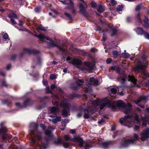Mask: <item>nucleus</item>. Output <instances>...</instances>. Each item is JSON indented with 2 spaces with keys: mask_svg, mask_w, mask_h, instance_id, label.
Here are the masks:
<instances>
[{
  "mask_svg": "<svg viewBox=\"0 0 149 149\" xmlns=\"http://www.w3.org/2000/svg\"><path fill=\"white\" fill-rule=\"evenodd\" d=\"M91 104L94 106V109H90L89 108L85 109L82 107L80 109V110L86 111L88 113H93L96 109H100V110H101L107 106L112 109L118 107L126 114L131 113L132 111L131 108L132 105L130 103H127L126 104L125 103H102L100 105L98 104V103H91Z\"/></svg>",
  "mask_w": 149,
  "mask_h": 149,
  "instance_id": "obj_1",
  "label": "nucleus"
},
{
  "mask_svg": "<svg viewBox=\"0 0 149 149\" xmlns=\"http://www.w3.org/2000/svg\"><path fill=\"white\" fill-rule=\"evenodd\" d=\"M32 139L30 145L33 146L34 149H45L47 147L49 143L47 140L41 137V133L35 130L31 132Z\"/></svg>",
  "mask_w": 149,
  "mask_h": 149,
  "instance_id": "obj_2",
  "label": "nucleus"
},
{
  "mask_svg": "<svg viewBox=\"0 0 149 149\" xmlns=\"http://www.w3.org/2000/svg\"><path fill=\"white\" fill-rule=\"evenodd\" d=\"M148 120H149V118L145 116L142 117L140 121L138 115L133 113L131 115H125L124 118L120 119V122L121 124L127 126L130 125L132 122L138 124L140 125L141 121L143 123L142 125L146 126L147 125V121Z\"/></svg>",
  "mask_w": 149,
  "mask_h": 149,
  "instance_id": "obj_3",
  "label": "nucleus"
},
{
  "mask_svg": "<svg viewBox=\"0 0 149 149\" xmlns=\"http://www.w3.org/2000/svg\"><path fill=\"white\" fill-rule=\"evenodd\" d=\"M66 60L70 63L76 65L77 68L85 72H91L92 70L93 69L95 66L94 63L84 62V66L82 67L81 65L82 63L81 60L78 59H71L69 57H68Z\"/></svg>",
  "mask_w": 149,
  "mask_h": 149,
  "instance_id": "obj_4",
  "label": "nucleus"
},
{
  "mask_svg": "<svg viewBox=\"0 0 149 149\" xmlns=\"http://www.w3.org/2000/svg\"><path fill=\"white\" fill-rule=\"evenodd\" d=\"M126 79L128 81H131L133 84H135L137 81L133 76L130 75H127L125 76V74H123L122 75L120 74L118 78V81L121 84H124L125 81Z\"/></svg>",
  "mask_w": 149,
  "mask_h": 149,
  "instance_id": "obj_5",
  "label": "nucleus"
},
{
  "mask_svg": "<svg viewBox=\"0 0 149 149\" xmlns=\"http://www.w3.org/2000/svg\"><path fill=\"white\" fill-rule=\"evenodd\" d=\"M147 64L146 63L144 65L138 64L135 66L134 70L136 72H141L146 77H149V74L145 70L147 67Z\"/></svg>",
  "mask_w": 149,
  "mask_h": 149,
  "instance_id": "obj_6",
  "label": "nucleus"
},
{
  "mask_svg": "<svg viewBox=\"0 0 149 149\" xmlns=\"http://www.w3.org/2000/svg\"><path fill=\"white\" fill-rule=\"evenodd\" d=\"M35 36L40 39V40L49 43V47H53L56 46V45L54 43V42L50 38L47 37L45 35L40 34L38 36L35 35Z\"/></svg>",
  "mask_w": 149,
  "mask_h": 149,
  "instance_id": "obj_7",
  "label": "nucleus"
},
{
  "mask_svg": "<svg viewBox=\"0 0 149 149\" xmlns=\"http://www.w3.org/2000/svg\"><path fill=\"white\" fill-rule=\"evenodd\" d=\"M134 138L133 139L125 140V141L121 143V145L123 147H126L130 144L135 143L138 139V135L136 134H134Z\"/></svg>",
  "mask_w": 149,
  "mask_h": 149,
  "instance_id": "obj_8",
  "label": "nucleus"
},
{
  "mask_svg": "<svg viewBox=\"0 0 149 149\" xmlns=\"http://www.w3.org/2000/svg\"><path fill=\"white\" fill-rule=\"evenodd\" d=\"M7 130L3 123H0V134L2 136L3 140L7 139L8 134H7Z\"/></svg>",
  "mask_w": 149,
  "mask_h": 149,
  "instance_id": "obj_9",
  "label": "nucleus"
},
{
  "mask_svg": "<svg viewBox=\"0 0 149 149\" xmlns=\"http://www.w3.org/2000/svg\"><path fill=\"white\" fill-rule=\"evenodd\" d=\"M70 105V103H59V107L61 109H63L62 111V113L63 116L64 117H66L68 113L66 111L69 109Z\"/></svg>",
  "mask_w": 149,
  "mask_h": 149,
  "instance_id": "obj_10",
  "label": "nucleus"
},
{
  "mask_svg": "<svg viewBox=\"0 0 149 149\" xmlns=\"http://www.w3.org/2000/svg\"><path fill=\"white\" fill-rule=\"evenodd\" d=\"M54 105L57 106L56 107H52L51 108L50 110V112L51 113L54 114L53 116L52 115H50L49 116L51 117H55L56 116L57 113L60 111V107H59V103H54Z\"/></svg>",
  "mask_w": 149,
  "mask_h": 149,
  "instance_id": "obj_11",
  "label": "nucleus"
},
{
  "mask_svg": "<svg viewBox=\"0 0 149 149\" xmlns=\"http://www.w3.org/2000/svg\"><path fill=\"white\" fill-rule=\"evenodd\" d=\"M84 82V80L82 79H78L77 82L75 84H72L71 85V88L75 90H77L81 87L83 88L84 86H82V84H79V83H83Z\"/></svg>",
  "mask_w": 149,
  "mask_h": 149,
  "instance_id": "obj_12",
  "label": "nucleus"
},
{
  "mask_svg": "<svg viewBox=\"0 0 149 149\" xmlns=\"http://www.w3.org/2000/svg\"><path fill=\"white\" fill-rule=\"evenodd\" d=\"M141 140L142 141H144L145 139L149 137V128L145 130L141 134Z\"/></svg>",
  "mask_w": 149,
  "mask_h": 149,
  "instance_id": "obj_13",
  "label": "nucleus"
},
{
  "mask_svg": "<svg viewBox=\"0 0 149 149\" xmlns=\"http://www.w3.org/2000/svg\"><path fill=\"white\" fill-rule=\"evenodd\" d=\"M54 143L56 144H62L65 148H67L69 146V143L66 142H65L63 140H61L59 139L56 140L54 141Z\"/></svg>",
  "mask_w": 149,
  "mask_h": 149,
  "instance_id": "obj_14",
  "label": "nucleus"
},
{
  "mask_svg": "<svg viewBox=\"0 0 149 149\" xmlns=\"http://www.w3.org/2000/svg\"><path fill=\"white\" fill-rule=\"evenodd\" d=\"M74 141L79 144V146L82 147L84 143V141L79 136H77L74 137L73 139Z\"/></svg>",
  "mask_w": 149,
  "mask_h": 149,
  "instance_id": "obj_15",
  "label": "nucleus"
},
{
  "mask_svg": "<svg viewBox=\"0 0 149 149\" xmlns=\"http://www.w3.org/2000/svg\"><path fill=\"white\" fill-rule=\"evenodd\" d=\"M90 102H112L111 100H110L108 98L106 97L104 98L100 99H97L96 101L95 102L94 101H90Z\"/></svg>",
  "mask_w": 149,
  "mask_h": 149,
  "instance_id": "obj_16",
  "label": "nucleus"
},
{
  "mask_svg": "<svg viewBox=\"0 0 149 149\" xmlns=\"http://www.w3.org/2000/svg\"><path fill=\"white\" fill-rule=\"evenodd\" d=\"M31 103H15L16 106L19 109L25 108L31 105Z\"/></svg>",
  "mask_w": 149,
  "mask_h": 149,
  "instance_id": "obj_17",
  "label": "nucleus"
},
{
  "mask_svg": "<svg viewBox=\"0 0 149 149\" xmlns=\"http://www.w3.org/2000/svg\"><path fill=\"white\" fill-rule=\"evenodd\" d=\"M110 95L112 97H115L117 91L116 89L114 88H111L109 90Z\"/></svg>",
  "mask_w": 149,
  "mask_h": 149,
  "instance_id": "obj_18",
  "label": "nucleus"
},
{
  "mask_svg": "<svg viewBox=\"0 0 149 149\" xmlns=\"http://www.w3.org/2000/svg\"><path fill=\"white\" fill-rule=\"evenodd\" d=\"M55 129V127H53L51 126H49L48 129L46 130L45 132V134L47 135L49 137H52V134L51 131L49 130V129H52L53 130Z\"/></svg>",
  "mask_w": 149,
  "mask_h": 149,
  "instance_id": "obj_19",
  "label": "nucleus"
},
{
  "mask_svg": "<svg viewBox=\"0 0 149 149\" xmlns=\"http://www.w3.org/2000/svg\"><path fill=\"white\" fill-rule=\"evenodd\" d=\"M145 102L147 101V98L145 96H142L140 97L136 101H135L134 102Z\"/></svg>",
  "mask_w": 149,
  "mask_h": 149,
  "instance_id": "obj_20",
  "label": "nucleus"
},
{
  "mask_svg": "<svg viewBox=\"0 0 149 149\" xmlns=\"http://www.w3.org/2000/svg\"><path fill=\"white\" fill-rule=\"evenodd\" d=\"M70 6L65 8V9H70L71 10L72 13H74L75 12V10L73 6L74 4L72 1H70L69 4Z\"/></svg>",
  "mask_w": 149,
  "mask_h": 149,
  "instance_id": "obj_21",
  "label": "nucleus"
},
{
  "mask_svg": "<svg viewBox=\"0 0 149 149\" xmlns=\"http://www.w3.org/2000/svg\"><path fill=\"white\" fill-rule=\"evenodd\" d=\"M90 81L94 85L96 86L99 84L100 83L97 79H95L94 77H91L90 79Z\"/></svg>",
  "mask_w": 149,
  "mask_h": 149,
  "instance_id": "obj_22",
  "label": "nucleus"
},
{
  "mask_svg": "<svg viewBox=\"0 0 149 149\" xmlns=\"http://www.w3.org/2000/svg\"><path fill=\"white\" fill-rule=\"evenodd\" d=\"M136 33L138 35H142L145 34V32H144L143 29L140 28H137L135 29Z\"/></svg>",
  "mask_w": 149,
  "mask_h": 149,
  "instance_id": "obj_23",
  "label": "nucleus"
},
{
  "mask_svg": "<svg viewBox=\"0 0 149 149\" xmlns=\"http://www.w3.org/2000/svg\"><path fill=\"white\" fill-rule=\"evenodd\" d=\"M85 5V6L84 7V6L82 3H81L80 4L79 7L80 8V12L81 13L83 14H84L83 13V12H84L85 11V8H87V6L86 5Z\"/></svg>",
  "mask_w": 149,
  "mask_h": 149,
  "instance_id": "obj_24",
  "label": "nucleus"
},
{
  "mask_svg": "<svg viewBox=\"0 0 149 149\" xmlns=\"http://www.w3.org/2000/svg\"><path fill=\"white\" fill-rule=\"evenodd\" d=\"M61 120V118L60 116H57L56 118L52 119V120L53 123H56L60 122Z\"/></svg>",
  "mask_w": 149,
  "mask_h": 149,
  "instance_id": "obj_25",
  "label": "nucleus"
},
{
  "mask_svg": "<svg viewBox=\"0 0 149 149\" xmlns=\"http://www.w3.org/2000/svg\"><path fill=\"white\" fill-rule=\"evenodd\" d=\"M97 11L101 13L104 11L103 8L99 4L97 6Z\"/></svg>",
  "mask_w": 149,
  "mask_h": 149,
  "instance_id": "obj_26",
  "label": "nucleus"
},
{
  "mask_svg": "<svg viewBox=\"0 0 149 149\" xmlns=\"http://www.w3.org/2000/svg\"><path fill=\"white\" fill-rule=\"evenodd\" d=\"M37 29L38 31H39V30H41L42 31H45L46 30V29L42 25L38 26L37 28Z\"/></svg>",
  "mask_w": 149,
  "mask_h": 149,
  "instance_id": "obj_27",
  "label": "nucleus"
},
{
  "mask_svg": "<svg viewBox=\"0 0 149 149\" xmlns=\"http://www.w3.org/2000/svg\"><path fill=\"white\" fill-rule=\"evenodd\" d=\"M111 69L112 70H116L118 73L120 72V68L116 66L112 67L111 68Z\"/></svg>",
  "mask_w": 149,
  "mask_h": 149,
  "instance_id": "obj_28",
  "label": "nucleus"
},
{
  "mask_svg": "<svg viewBox=\"0 0 149 149\" xmlns=\"http://www.w3.org/2000/svg\"><path fill=\"white\" fill-rule=\"evenodd\" d=\"M3 38L6 40H7V42H10V41L9 39L8 38V36L7 33H5L3 34Z\"/></svg>",
  "mask_w": 149,
  "mask_h": 149,
  "instance_id": "obj_29",
  "label": "nucleus"
},
{
  "mask_svg": "<svg viewBox=\"0 0 149 149\" xmlns=\"http://www.w3.org/2000/svg\"><path fill=\"white\" fill-rule=\"evenodd\" d=\"M121 56L123 58H127L129 57L130 55L127 53H122Z\"/></svg>",
  "mask_w": 149,
  "mask_h": 149,
  "instance_id": "obj_30",
  "label": "nucleus"
},
{
  "mask_svg": "<svg viewBox=\"0 0 149 149\" xmlns=\"http://www.w3.org/2000/svg\"><path fill=\"white\" fill-rule=\"evenodd\" d=\"M31 52V49L28 48H24V53H28L30 54Z\"/></svg>",
  "mask_w": 149,
  "mask_h": 149,
  "instance_id": "obj_31",
  "label": "nucleus"
},
{
  "mask_svg": "<svg viewBox=\"0 0 149 149\" xmlns=\"http://www.w3.org/2000/svg\"><path fill=\"white\" fill-rule=\"evenodd\" d=\"M45 107V104H40L36 107V108L38 109H40L44 108Z\"/></svg>",
  "mask_w": 149,
  "mask_h": 149,
  "instance_id": "obj_32",
  "label": "nucleus"
},
{
  "mask_svg": "<svg viewBox=\"0 0 149 149\" xmlns=\"http://www.w3.org/2000/svg\"><path fill=\"white\" fill-rule=\"evenodd\" d=\"M102 145L103 147L107 148L109 145V143L107 142H104L102 143Z\"/></svg>",
  "mask_w": 149,
  "mask_h": 149,
  "instance_id": "obj_33",
  "label": "nucleus"
},
{
  "mask_svg": "<svg viewBox=\"0 0 149 149\" xmlns=\"http://www.w3.org/2000/svg\"><path fill=\"white\" fill-rule=\"evenodd\" d=\"M9 17L11 18H17V17L16 15L14 13H12V14H10L9 15Z\"/></svg>",
  "mask_w": 149,
  "mask_h": 149,
  "instance_id": "obj_34",
  "label": "nucleus"
},
{
  "mask_svg": "<svg viewBox=\"0 0 149 149\" xmlns=\"http://www.w3.org/2000/svg\"><path fill=\"white\" fill-rule=\"evenodd\" d=\"M118 52L116 51H114L113 52V55L114 58H116L118 56Z\"/></svg>",
  "mask_w": 149,
  "mask_h": 149,
  "instance_id": "obj_35",
  "label": "nucleus"
},
{
  "mask_svg": "<svg viewBox=\"0 0 149 149\" xmlns=\"http://www.w3.org/2000/svg\"><path fill=\"white\" fill-rule=\"evenodd\" d=\"M41 8L40 7H38L35 9V11L36 13L39 12L41 10Z\"/></svg>",
  "mask_w": 149,
  "mask_h": 149,
  "instance_id": "obj_36",
  "label": "nucleus"
},
{
  "mask_svg": "<svg viewBox=\"0 0 149 149\" xmlns=\"http://www.w3.org/2000/svg\"><path fill=\"white\" fill-rule=\"evenodd\" d=\"M65 15L67 17L68 19H72V16L70 15L69 13H65Z\"/></svg>",
  "mask_w": 149,
  "mask_h": 149,
  "instance_id": "obj_37",
  "label": "nucleus"
},
{
  "mask_svg": "<svg viewBox=\"0 0 149 149\" xmlns=\"http://www.w3.org/2000/svg\"><path fill=\"white\" fill-rule=\"evenodd\" d=\"M123 7L122 5H118L117 8V10L118 11H121L122 10Z\"/></svg>",
  "mask_w": 149,
  "mask_h": 149,
  "instance_id": "obj_38",
  "label": "nucleus"
},
{
  "mask_svg": "<svg viewBox=\"0 0 149 149\" xmlns=\"http://www.w3.org/2000/svg\"><path fill=\"white\" fill-rule=\"evenodd\" d=\"M86 86H88V88H86V89L85 90V91H86V93L89 92L91 91V89L90 87H89L88 85L87 84L86 85Z\"/></svg>",
  "mask_w": 149,
  "mask_h": 149,
  "instance_id": "obj_39",
  "label": "nucleus"
},
{
  "mask_svg": "<svg viewBox=\"0 0 149 149\" xmlns=\"http://www.w3.org/2000/svg\"><path fill=\"white\" fill-rule=\"evenodd\" d=\"M141 7V4L138 5L136 7L135 10L136 11L139 10Z\"/></svg>",
  "mask_w": 149,
  "mask_h": 149,
  "instance_id": "obj_40",
  "label": "nucleus"
},
{
  "mask_svg": "<svg viewBox=\"0 0 149 149\" xmlns=\"http://www.w3.org/2000/svg\"><path fill=\"white\" fill-rule=\"evenodd\" d=\"M111 31L112 32V33L111 36H113L116 34V33L117 31L116 29H113Z\"/></svg>",
  "mask_w": 149,
  "mask_h": 149,
  "instance_id": "obj_41",
  "label": "nucleus"
},
{
  "mask_svg": "<svg viewBox=\"0 0 149 149\" xmlns=\"http://www.w3.org/2000/svg\"><path fill=\"white\" fill-rule=\"evenodd\" d=\"M140 14L139 13H138L136 16L137 18L138 19V21L140 23H142V21L140 17Z\"/></svg>",
  "mask_w": 149,
  "mask_h": 149,
  "instance_id": "obj_42",
  "label": "nucleus"
},
{
  "mask_svg": "<svg viewBox=\"0 0 149 149\" xmlns=\"http://www.w3.org/2000/svg\"><path fill=\"white\" fill-rule=\"evenodd\" d=\"M50 78L51 79H54L56 78V76L54 74H50Z\"/></svg>",
  "mask_w": 149,
  "mask_h": 149,
  "instance_id": "obj_43",
  "label": "nucleus"
},
{
  "mask_svg": "<svg viewBox=\"0 0 149 149\" xmlns=\"http://www.w3.org/2000/svg\"><path fill=\"white\" fill-rule=\"evenodd\" d=\"M2 85L3 86H5L6 87H7V85L6 84V82L4 80H3L1 81Z\"/></svg>",
  "mask_w": 149,
  "mask_h": 149,
  "instance_id": "obj_44",
  "label": "nucleus"
},
{
  "mask_svg": "<svg viewBox=\"0 0 149 149\" xmlns=\"http://www.w3.org/2000/svg\"><path fill=\"white\" fill-rule=\"evenodd\" d=\"M91 5L92 7L93 8H95L96 7H97L96 3L95 2H92L91 3Z\"/></svg>",
  "mask_w": 149,
  "mask_h": 149,
  "instance_id": "obj_45",
  "label": "nucleus"
},
{
  "mask_svg": "<svg viewBox=\"0 0 149 149\" xmlns=\"http://www.w3.org/2000/svg\"><path fill=\"white\" fill-rule=\"evenodd\" d=\"M57 90L61 94V95H62L63 93V91L59 87H57L56 88Z\"/></svg>",
  "mask_w": 149,
  "mask_h": 149,
  "instance_id": "obj_46",
  "label": "nucleus"
},
{
  "mask_svg": "<svg viewBox=\"0 0 149 149\" xmlns=\"http://www.w3.org/2000/svg\"><path fill=\"white\" fill-rule=\"evenodd\" d=\"M121 133V131H117L116 133H115L113 135V138H114L115 136L116 135H118L119 134H120Z\"/></svg>",
  "mask_w": 149,
  "mask_h": 149,
  "instance_id": "obj_47",
  "label": "nucleus"
},
{
  "mask_svg": "<svg viewBox=\"0 0 149 149\" xmlns=\"http://www.w3.org/2000/svg\"><path fill=\"white\" fill-rule=\"evenodd\" d=\"M144 26L145 27H149V24L147 23V22H146L145 20L144 21Z\"/></svg>",
  "mask_w": 149,
  "mask_h": 149,
  "instance_id": "obj_48",
  "label": "nucleus"
},
{
  "mask_svg": "<svg viewBox=\"0 0 149 149\" xmlns=\"http://www.w3.org/2000/svg\"><path fill=\"white\" fill-rule=\"evenodd\" d=\"M145 36V38L149 39V34L147 32H145V34H144Z\"/></svg>",
  "mask_w": 149,
  "mask_h": 149,
  "instance_id": "obj_49",
  "label": "nucleus"
},
{
  "mask_svg": "<svg viewBox=\"0 0 149 149\" xmlns=\"http://www.w3.org/2000/svg\"><path fill=\"white\" fill-rule=\"evenodd\" d=\"M64 138L65 141L69 140L70 139V138L67 135H65V136Z\"/></svg>",
  "mask_w": 149,
  "mask_h": 149,
  "instance_id": "obj_50",
  "label": "nucleus"
},
{
  "mask_svg": "<svg viewBox=\"0 0 149 149\" xmlns=\"http://www.w3.org/2000/svg\"><path fill=\"white\" fill-rule=\"evenodd\" d=\"M60 2H61L64 5H68L69 4L68 3H67L66 1L65 0H59Z\"/></svg>",
  "mask_w": 149,
  "mask_h": 149,
  "instance_id": "obj_51",
  "label": "nucleus"
},
{
  "mask_svg": "<svg viewBox=\"0 0 149 149\" xmlns=\"http://www.w3.org/2000/svg\"><path fill=\"white\" fill-rule=\"evenodd\" d=\"M40 126L42 128L43 130H45L46 128V127L43 124H41L40 125Z\"/></svg>",
  "mask_w": 149,
  "mask_h": 149,
  "instance_id": "obj_52",
  "label": "nucleus"
},
{
  "mask_svg": "<svg viewBox=\"0 0 149 149\" xmlns=\"http://www.w3.org/2000/svg\"><path fill=\"white\" fill-rule=\"evenodd\" d=\"M89 116L87 113H85L84 115V117L85 118L88 119L89 118Z\"/></svg>",
  "mask_w": 149,
  "mask_h": 149,
  "instance_id": "obj_53",
  "label": "nucleus"
},
{
  "mask_svg": "<svg viewBox=\"0 0 149 149\" xmlns=\"http://www.w3.org/2000/svg\"><path fill=\"white\" fill-rule=\"evenodd\" d=\"M112 60L110 58H109L107 59L106 62L107 63H110L111 61Z\"/></svg>",
  "mask_w": 149,
  "mask_h": 149,
  "instance_id": "obj_54",
  "label": "nucleus"
},
{
  "mask_svg": "<svg viewBox=\"0 0 149 149\" xmlns=\"http://www.w3.org/2000/svg\"><path fill=\"white\" fill-rule=\"evenodd\" d=\"M104 122V120H103V119H102L100 120H99L98 123L99 124H102Z\"/></svg>",
  "mask_w": 149,
  "mask_h": 149,
  "instance_id": "obj_55",
  "label": "nucleus"
},
{
  "mask_svg": "<svg viewBox=\"0 0 149 149\" xmlns=\"http://www.w3.org/2000/svg\"><path fill=\"white\" fill-rule=\"evenodd\" d=\"M139 126L135 125L134 128V130H137L139 129Z\"/></svg>",
  "mask_w": 149,
  "mask_h": 149,
  "instance_id": "obj_56",
  "label": "nucleus"
},
{
  "mask_svg": "<svg viewBox=\"0 0 149 149\" xmlns=\"http://www.w3.org/2000/svg\"><path fill=\"white\" fill-rule=\"evenodd\" d=\"M10 21L13 24H15L16 23V22L12 18L10 19Z\"/></svg>",
  "mask_w": 149,
  "mask_h": 149,
  "instance_id": "obj_57",
  "label": "nucleus"
},
{
  "mask_svg": "<svg viewBox=\"0 0 149 149\" xmlns=\"http://www.w3.org/2000/svg\"><path fill=\"white\" fill-rule=\"evenodd\" d=\"M58 48L60 50H61V51H62L63 52V51H65V49L63 48H62L60 46H58Z\"/></svg>",
  "mask_w": 149,
  "mask_h": 149,
  "instance_id": "obj_58",
  "label": "nucleus"
},
{
  "mask_svg": "<svg viewBox=\"0 0 149 149\" xmlns=\"http://www.w3.org/2000/svg\"><path fill=\"white\" fill-rule=\"evenodd\" d=\"M49 87H47L46 88V90H47V93H51V91H49Z\"/></svg>",
  "mask_w": 149,
  "mask_h": 149,
  "instance_id": "obj_59",
  "label": "nucleus"
},
{
  "mask_svg": "<svg viewBox=\"0 0 149 149\" xmlns=\"http://www.w3.org/2000/svg\"><path fill=\"white\" fill-rule=\"evenodd\" d=\"M111 2L112 3L113 5H115L116 4V3L115 0H111Z\"/></svg>",
  "mask_w": 149,
  "mask_h": 149,
  "instance_id": "obj_60",
  "label": "nucleus"
},
{
  "mask_svg": "<svg viewBox=\"0 0 149 149\" xmlns=\"http://www.w3.org/2000/svg\"><path fill=\"white\" fill-rule=\"evenodd\" d=\"M43 83L44 85H46L47 83V81L46 80L44 79L43 81Z\"/></svg>",
  "mask_w": 149,
  "mask_h": 149,
  "instance_id": "obj_61",
  "label": "nucleus"
},
{
  "mask_svg": "<svg viewBox=\"0 0 149 149\" xmlns=\"http://www.w3.org/2000/svg\"><path fill=\"white\" fill-rule=\"evenodd\" d=\"M11 66L10 64H8L6 67V69L9 70L11 68Z\"/></svg>",
  "mask_w": 149,
  "mask_h": 149,
  "instance_id": "obj_62",
  "label": "nucleus"
},
{
  "mask_svg": "<svg viewBox=\"0 0 149 149\" xmlns=\"http://www.w3.org/2000/svg\"><path fill=\"white\" fill-rule=\"evenodd\" d=\"M106 36H105L104 34H103V36L102 40L104 41H105L106 40Z\"/></svg>",
  "mask_w": 149,
  "mask_h": 149,
  "instance_id": "obj_63",
  "label": "nucleus"
},
{
  "mask_svg": "<svg viewBox=\"0 0 149 149\" xmlns=\"http://www.w3.org/2000/svg\"><path fill=\"white\" fill-rule=\"evenodd\" d=\"M69 121V120L68 119H67V118H66L64 120V122L65 123H68Z\"/></svg>",
  "mask_w": 149,
  "mask_h": 149,
  "instance_id": "obj_64",
  "label": "nucleus"
}]
</instances>
